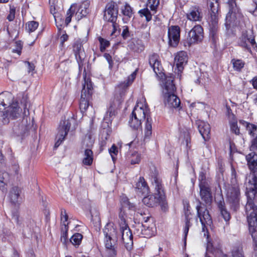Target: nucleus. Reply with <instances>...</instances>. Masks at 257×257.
Here are the masks:
<instances>
[{
	"mask_svg": "<svg viewBox=\"0 0 257 257\" xmlns=\"http://www.w3.org/2000/svg\"><path fill=\"white\" fill-rule=\"evenodd\" d=\"M118 8L113 2L108 3L105 6L104 11L103 19L107 22L114 23L117 19Z\"/></svg>",
	"mask_w": 257,
	"mask_h": 257,
	"instance_id": "obj_12",
	"label": "nucleus"
},
{
	"mask_svg": "<svg viewBox=\"0 0 257 257\" xmlns=\"http://www.w3.org/2000/svg\"><path fill=\"white\" fill-rule=\"evenodd\" d=\"M83 156L82 163L86 166L91 165L93 161V153L90 148L85 149Z\"/></svg>",
	"mask_w": 257,
	"mask_h": 257,
	"instance_id": "obj_31",
	"label": "nucleus"
},
{
	"mask_svg": "<svg viewBox=\"0 0 257 257\" xmlns=\"http://www.w3.org/2000/svg\"><path fill=\"white\" fill-rule=\"evenodd\" d=\"M168 44L172 47H176L180 40V28L178 26H171L168 30Z\"/></svg>",
	"mask_w": 257,
	"mask_h": 257,
	"instance_id": "obj_16",
	"label": "nucleus"
},
{
	"mask_svg": "<svg viewBox=\"0 0 257 257\" xmlns=\"http://www.w3.org/2000/svg\"><path fill=\"white\" fill-rule=\"evenodd\" d=\"M159 5L160 0H148L146 8L150 9L153 14H155L158 11Z\"/></svg>",
	"mask_w": 257,
	"mask_h": 257,
	"instance_id": "obj_41",
	"label": "nucleus"
},
{
	"mask_svg": "<svg viewBox=\"0 0 257 257\" xmlns=\"http://www.w3.org/2000/svg\"><path fill=\"white\" fill-rule=\"evenodd\" d=\"M23 42L21 41H17L15 43V48L13 49L12 52L17 53L20 56L23 49Z\"/></svg>",
	"mask_w": 257,
	"mask_h": 257,
	"instance_id": "obj_52",
	"label": "nucleus"
},
{
	"mask_svg": "<svg viewBox=\"0 0 257 257\" xmlns=\"http://www.w3.org/2000/svg\"><path fill=\"white\" fill-rule=\"evenodd\" d=\"M119 235L126 249L131 251L133 246V236L128 225L120 226Z\"/></svg>",
	"mask_w": 257,
	"mask_h": 257,
	"instance_id": "obj_15",
	"label": "nucleus"
},
{
	"mask_svg": "<svg viewBox=\"0 0 257 257\" xmlns=\"http://www.w3.org/2000/svg\"><path fill=\"white\" fill-rule=\"evenodd\" d=\"M68 216L67 214L66 211L64 209H61V227H65V225L68 226L69 223L67 222Z\"/></svg>",
	"mask_w": 257,
	"mask_h": 257,
	"instance_id": "obj_51",
	"label": "nucleus"
},
{
	"mask_svg": "<svg viewBox=\"0 0 257 257\" xmlns=\"http://www.w3.org/2000/svg\"><path fill=\"white\" fill-rule=\"evenodd\" d=\"M232 257H245L242 247L240 246H234L231 250Z\"/></svg>",
	"mask_w": 257,
	"mask_h": 257,
	"instance_id": "obj_46",
	"label": "nucleus"
},
{
	"mask_svg": "<svg viewBox=\"0 0 257 257\" xmlns=\"http://www.w3.org/2000/svg\"><path fill=\"white\" fill-rule=\"evenodd\" d=\"M119 218L120 220V221L119 222L120 226L127 225V224L126 223L125 219L124 212H122V210H121L119 213Z\"/></svg>",
	"mask_w": 257,
	"mask_h": 257,
	"instance_id": "obj_59",
	"label": "nucleus"
},
{
	"mask_svg": "<svg viewBox=\"0 0 257 257\" xmlns=\"http://www.w3.org/2000/svg\"><path fill=\"white\" fill-rule=\"evenodd\" d=\"M196 124L198 125L199 132L203 138L205 140L208 139L210 132V125L208 123L200 120L196 121Z\"/></svg>",
	"mask_w": 257,
	"mask_h": 257,
	"instance_id": "obj_27",
	"label": "nucleus"
},
{
	"mask_svg": "<svg viewBox=\"0 0 257 257\" xmlns=\"http://www.w3.org/2000/svg\"><path fill=\"white\" fill-rule=\"evenodd\" d=\"M77 10V6L76 4H73L70 8L67 11L66 18L64 21V24L66 26H67L71 21L72 16L76 14V11Z\"/></svg>",
	"mask_w": 257,
	"mask_h": 257,
	"instance_id": "obj_34",
	"label": "nucleus"
},
{
	"mask_svg": "<svg viewBox=\"0 0 257 257\" xmlns=\"http://www.w3.org/2000/svg\"><path fill=\"white\" fill-rule=\"evenodd\" d=\"M227 5L228 12L226 16V25H229L232 22L241 17L240 9L236 5V0H227Z\"/></svg>",
	"mask_w": 257,
	"mask_h": 257,
	"instance_id": "obj_9",
	"label": "nucleus"
},
{
	"mask_svg": "<svg viewBox=\"0 0 257 257\" xmlns=\"http://www.w3.org/2000/svg\"><path fill=\"white\" fill-rule=\"evenodd\" d=\"M219 0L208 1L209 17L208 21H218Z\"/></svg>",
	"mask_w": 257,
	"mask_h": 257,
	"instance_id": "obj_20",
	"label": "nucleus"
},
{
	"mask_svg": "<svg viewBox=\"0 0 257 257\" xmlns=\"http://www.w3.org/2000/svg\"><path fill=\"white\" fill-rule=\"evenodd\" d=\"M199 187L201 200L206 205H210L212 201V195L209 185L205 181H203L199 183Z\"/></svg>",
	"mask_w": 257,
	"mask_h": 257,
	"instance_id": "obj_17",
	"label": "nucleus"
},
{
	"mask_svg": "<svg viewBox=\"0 0 257 257\" xmlns=\"http://www.w3.org/2000/svg\"><path fill=\"white\" fill-rule=\"evenodd\" d=\"M256 195H252L250 190L247 192V201L245 207L247 221H257V206L252 200Z\"/></svg>",
	"mask_w": 257,
	"mask_h": 257,
	"instance_id": "obj_10",
	"label": "nucleus"
},
{
	"mask_svg": "<svg viewBox=\"0 0 257 257\" xmlns=\"http://www.w3.org/2000/svg\"><path fill=\"white\" fill-rule=\"evenodd\" d=\"M248 224V229L253 240L256 243L257 250V221H247Z\"/></svg>",
	"mask_w": 257,
	"mask_h": 257,
	"instance_id": "obj_33",
	"label": "nucleus"
},
{
	"mask_svg": "<svg viewBox=\"0 0 257 257\" xmlns=\"http://www.w3.org/2000/svg\"><path fill=\"white\" fill-rule=\"evenodd\" d=\"M136 78V73H133L128 77L126 80L120 83L115 89L114 100L104 115V120L107 123L111 122L116 113V108L120 105L125 98L126 90Z\"/></svg>",
	"mask_w": 257,
	"mask_h": 257,
	"instance_id": "obj_2",
	"label": "nucleus"
},
{
	"mask_svg": "<svg viewBox=\"0 0 257 257\" xmlns=\"http://www.w3.org/2000/svg\"><path fill=\"white\" fill-rule=\"evenodd\" d=\"M209 29V36L213 43L218 38V21H208Z\"/></svg>",
	"mask_w": 257,
	"mask_h": 257,
	"instance_id": "obj_28",
	"label": "nucleus"
},
{
	"mask_svg": "<svg viewBox=\"0 0 257 257\" xmlns=\"http://www.w3.org/2000/svg\"><path fill=\"white\" fill-rule=\"evenodd\" d=\"M73 51L74 53L75 58L78 64L79 69H82L84 62V50L82 47V43L80 40L76 41L73 45Z\"/></svg>",
	"mask_w": 257,
	"mask_h": 257,
	"instance_id": "obj_18",
	"label": "nucleus"
},
{
	"mask_svg": "<svg viewBox=\"0 0 257 257\" xmlns=\"http://www.w3.org/2000/svg\"><path fill=\"white\" fill-rule=\"evenodd\" d=\"M236 173L234 170H232L231 178V185L227 189L226 197L231 208L236 211L239 206L240 199V190L237 183Z\"/></svg>",
	"mask_w": 257,
	"mask_h": 257,
	"instance_id": "obj_4",
	"label": "nucleus"
},
{
	"mask_svg": "<svg viewBox=\"0 0 257 257\" xmlns=\"http://www.w3.org/2000/svg\"><path fill=\"white\" fill-rule=\"evenodd\" d=\"M64 34H63V35L60 37V40L61 41V44L63 46L64 42L67 41L68 39V36L64 32Z\"/></svg>",
	"mask_w": 257,
	"mask_h": 257,
	"instance_id": "obj_64",
	"label": "nucleus"
},
{
	"mask_svg": "<svg viewBox=\"0 0 257 257\" xmlns=\"http://www.w3.org/2000/svg\"><path fill=\"white\" fill-rule=\"evenodd\" d=\"M98 40L100 43V51L101 52H103L105 51V49L110 46V42L107 40L101 37H99Z\"/></svg>",
	"mask_w": 257,
	"mask_h": 257,
	"instance_id": "obj_48",
	"label": "nucleus"
},
{
	"mask_svg": "<svg viewBox=\"0 0 257 257\" xmlns=\"http://www.w3.org/2000/svg\"><path fill=\"white\" fill-rule=\"evenodd\" d=\"M103 233L105 236V245L106 248L109 250V253L112 256L116 255V250L114 245H113L111 240L112 237L118 238V234L116 229L110 223H107L103 229Z\"/></svg>",
	"mask_w": 257,
	"mask_h": 257,
	"instance_id": "obj_6",
	"label": "nucleus"
},
{
	"mask_svg": "<svg viewBox=\"0 0 257 257\" xmlns=\"http://www.w3.org/2000/svg\"><path fill=\"white\" fill-rule=\"evenodd\" d=\"M9 7V14L8 15L7 19L9 20V21L11 22L13 21L15 18L16 8L14 6L11 5H10Z\"/></svg>",
	"mask_w": 257,
	"mask_h": 257,
	"instance_id": "obj_53",
	"label": "nucleus"
},
{
	"mask_svg": "<svg viewBox=\"0 0 257 257\" xmlns=\"http://www.w3.org/2000/svg\"><path fill=\"white\" fill-rule=\"evenodd\" d=\"M249 150L252 152L257 153V135L255 138L251 140V144L249 146Z\"/></svg>",
	"mask_w": 257,
	"mask_h": 257,
	"instance_id": "obj_55",
	"label": "nucleus"
},
{
	"mask_svg": "<svg viewBox=\"0 0 257 257\" xmlns=\"http://www.w3.org/2000/svg\"><path fill=\"white\" fill-rule=\"evenodd\" d=\"M28 98L27 96H23L22 99L21 100V105L23 108L24 109V114L26 115V109L27 111L29 112V109L27 108L28 105Z\"/></svg>",
	"mask_w": 257,
	"mask_h": 257,
	"instance_id": "obj_56",
	"label": "nucleus"
},
{
	"mask_svg": "<svg viewBox=\"0 0 257 257\" xmlns=\"http://www.w3.org/2000/svg\"><path fill=\"white\" fill-rule=\"evenodd\" d=\"M71 126L69 120H64L60 122L58 128V133L56 136V142L54 145L55 148H57L64 140L67 135Z\"/></svg>",
	"mask_w": 257,
	"mask_h": 257,
	"instance_id": "obj_11",
	"label": "nucleus"
},
{
	"mask_svg": "<svg viewBox=\"0 0 257 257\" xmlns=\"http://www.w3.org/2000/svg\"><path fill=\"white\" fill-rule=\"evenodd\" d=\"M121 13L124 16L123 20L129 21L133 15L132 8L128 4L125 5L121 9Z\"/></svg>",
	"mask_w": 257,
	"mask_h": 257,
	"instance_id": "obj_38",
	"label": "nucleus"
},
{
	"mask_svg": "<svg viewBox=\"0 0 257 257\" xmlns=\"http://www.w3.org/2000/svg\"><path fill=\"white\" fill-rule=\"evenodd\" d=\"M141 154L135 151L130 153L127 155V161L132 165L139 164L141 162Z\"/></svg>",
	"mask_w": 257,
	"mask_h": 257,
	"instance_id": "obj_36",
	"label": "nucleus"
},
{
	"mask_svg": "<svg viewBox=\"0 0 257 257\" xmlns=\"http://www.w3.org/2000/svg\"><path fill=\"white\" fill-rule=\"evenodd\" d=\"M147 212H148L147 210H145L144 211L138 210L136 214V217L137 218L141 220H144L145 222H147L148 220L149 219L150 217L149 216H144L147 214Z\"/></svg>",
	"mask_w": 257,
	"mask_h": 257,
	"instance_id": "obj_50",
	"label": "nucleus"
},
{
	"mask_svg": "<svg viewBox=\"0 0 257 257\" xmlns=\"http://www.w3.org/2000/svg\"><path fill=\"white\" fill-rule=\"evenodd\" d=\"M68 226L65 225V227H61V235L60 237L61 241L65 244L68 242Z\"/></svg>",
	"mask_w": 257,
	"mask_h": 257,
	"instance_id": "obj_47",
	"label": "nucleus"
},
{
	"mask_svg": "<svg viewBox=\"0 0 257 257\" xmlns=\"http://www.w3.org/2000/svg\"><path fill=\"white\" fill-rule=\"evenodd\" d=\"M138 13L141 17H145L147 22H149L151 21L152 19V16L154 15L153 13L151 12V11L149 10L148 8L146 7L140 10Z\"/></svg>",
	"mask_w": 257,
	"mask_h": 257,
	"instance_id": "obj_43",
	"label": "nucleus"
},
{
	"mask_svg": "<svg viewBox=\"0 0 257 257\" xmlns=\"http://www.w3.org/2000/svg\"><path fill=\"white\" fill-rule=\"evenodd\" d=\"M196 208L197 212V216L202 224V231H207V226H210L212 223L209 211L205 206L202 205V203L200 200H198V204Z\"/></svg>",
	"mask_w": 257,
	"mask_h": 257,
	"instance_id": "obj_8",
	"label": "nucleus"
},
{
	"mask_svg": "<svg viewBox=\"0 0 257 257\" xmlns=\"http://www.w3.org/2000/svg\"><path fill=\"white\" fill-rule=\"evenodd\" d=\"M174 77L172 75L168 76L165 78L163 94L165 99V103L168 106L173 108H178L180 105L179 98L174 94L176 87L173 83Z\"/></svg>",
	"mask_w": 257,
	"mask_h": 257,
	"instance_id": "obj_3",
	"label": "nucleus"
},
{
	"mask_svg": "<svg viewBox=\"0 0 257 257\" xmlns=\"http://www.w3.org/2000/svg\"><path fill=\"white\" fill-rule=\"evenodd\" d=\"M121 35L123 39H125L130 36V33L127 27H124L123 28Z\"/></svg>",
	"mask_w": 257,
	"mask_h": 257,
	"instance_id": "obj_63",
	"label": "nucleus"
},
{
	"mask_svg": "<svg viewBox=\"0 0 257 257\" xmlns=\"http://www.w3.org/2000/svg\"><path fill=\"white\" fill-rule=\"evenodd\" d=\"M246 160L249 169L251 171L255 172L257 169V153L251 152L246 156Z\"/></svg>",
	"mask_w": 257,
	"mask_h": 257,
	"instance_id": "obj_29",
	"label": "nucleus"
},
{
	"mask_svg": "<svg viewBox=\"0 0 257 257\" xmlns=\"http://www.w3.org/2000/svg\"><path fill=\"white\" fill-rule=\"evenodd\" d=\"M217 206L221 216L223 218L226 223L228 224V222L231 218V215L226 208L225 202L223 198L217 202Z\"/></svg>",
	"mask_w": 257,
	"mask_h": 257,
	"instance_id": "obj_30",
	"label": "nucleus"
},
{
	"mask_svg": "<svg viewBox=\"0 0 257 257\" xmlns=\"http://www.w3.org/2000/svg\"><path fill=\"white\" fill-rule=\"evenodd\" d=\"M146 120L144 128V141L149 140L152 134V119L148 105L138 102L130 116L128 125L133 130L142 129V121Z\"/></svg>",
	"mask_w": 257,
	"mask_h": 257,
	"instance_id": "obj_1",
	"label": "nucleus"
},
{
	"mask_svg": "<svg viewBox=\"0 0 257 257\" xmlns=\"http://www.w3.org/2000/svg\"><path fill=\"white\" fill-rule=\"evenodd\" d=\"M190 212L188 209H187V212L185 213L186 216V222H185V226L184 229V238L186 239L189 229L190 227L191 226V224L190 223V218H189V214Z\"/></svg>",
	"mask_w": 257,
	"mask_h": 257,
	"instance_id": "obj_45",
	"label": "nucleus"
},
{
	"mask_svg": "<svg viewBox=\"0 0 257 257\" xmlns=\"http://www.w3.org/2000/svg\"><path fill=\"white\" fill-rule=\"evenodd\" d=\"M188 56L186 51H180L175 55V63L177 68L175 69V73H177L178 76L180 79L181 74L182 72L184 66L187 64Z\"/></svg>",
	"mask_w": 257,
	"mask_h": 257,
	"instance_id": "obj_13",
	"label": "nucleus"
},
{
	"mask_svg": "<svg viewBox=\"0 0 257 257\" xmlns=\"http://www.w3.org/2000/svg\"><path fill=\"white\" fill-rule=\"evenodd\" d=\"M186 17L191 21L200 22L203 18L201 9L199 7H192L186 14Z\"/></svg>",
	"mask_w": 257,
	"mask_h": 257,
	"instance_id": "obj_22",
	"label": "nucleus"
},
{
	"mask_svg": "<svg viewBox=\"0 0 257 257\" xmlns=\"http://www.w3.org/2000/svg\"><path fill=\"white\" fill-rule=\"evenodd\" d=\"M230 128L232 132H233L236 135L239 134V128L238 127L237 123L236 121L232 122L230 124Z\"/></svg>",
	"mask_w": 257,
	"mask_h": 257,
	"instance_id": "obj_60",
	"label": "nucleus"
},
{
	"mask_svg": "<svg viewBox=\"0 0 257 257\" xmlns=\"http://www.w3.org/2000/svg\"><path fill=\"white\" fill-rule=\"evenodd\" d=\"M92 85L91 81L89 79H85V83L83 84V89L81 91V94L86 96L87 97H90L92 94Z\"/></svg>",
	"mask_w": 257,
	"mask_h": 257,
	"instance_id": "obj_35",
	"label": "nucleus"
},
{
	"mask_svg": "<svg viewBox=\"0 0 257 257\" xmlns=\"http://www.w3.org/2000/svg\"><path fill=\"white\" fill-rule=\"evenodd\" d=\"M246 128L250 135H253L254 132L256 131L257 129V127L255 124H251L250 123L247 124Z\"/></svg>",
	"mask_w": 257,
	"mask_h": 257,
	"instance_id": "obj_58",
	"label": "nucleus"
},
{
	"mask_svg": "<svg viewBox=\"0 0 257 257\" xmlns=\"http://www.w3.org/2000/svg\"><path fill=\"white\" fill-rule=\"evenodd\" d=\"M136 193L139 195H145L149 192V186L143 177H140L135 187Z\"/></svg>",
	"mask_w": 257,
	"mask_h": 257,
	"instance_id": "obj_24",
	"label": "nucleus"
},
{
	"mask_svg": "<svg viewBox=\"0 0 257 257\" xmlns=\"http://www.w3.org/2000/svg\"><path fill=\"white\" fill-rule=\"evenodd\" d=\"M238 45L245 51L252 54V49L257 51V44L252 30L243 31L238 39Z\"/></svg>",
	"mask_w": 257,
	"mask_h": 257,
	"instance_id": "obj_5",
	"label": "nucleus"
},
{
	"mask_svg": "<svg viewBox=\"0 0 257 257\" xmlns=\"http://www.w3.org/2000/svg\"><path fill=\"white\" fill-rule=\"evenodd\" d=\"M22 113V108L19 106L18 102L14 101L8 106L4 115L12 119H15L20 116Z\"/></svg>",
	"mask_w": 257,
	"mask_h": 257,
	"instance_id": "obj_19",
	"label": "nucleus"
},
{
	"mask_svg": "<svg viewBox=\"0 0 257 257\" xmlns=\"http://www.w3.org/2000/svg\"><path fill=\"white\" fill-rule=\"evenodd\" d=\"M103 56L109 64V68L112 69L113 66V61L111 56L109 54L105 53L104 54Z\"/></svg>",
	"mask_w": 257,
	"mask_h": 257,
	"instance_id": "obj_57",
	"label": "nucleus"
},
{
	"mask_svg": "<svg viewBox=\"0 0 257 257\" xmlns=\"http://www.w3.org/2000/svg\"><path fill=\"white\" fill-rule=\"evenodd\" d=\"M90 97H87L81 94L79 103L80 109L82 113H84L89 105V99Z\"/></svg>",
	"mask_w": 257,
	"mask_h": 257,
	"instance_id": "obj_40",
	"label": "nucleus"
},
{
	"mask_svg": "<svg viewBox=\"0 0 257 257\" xmlns=\"http://www.w3.org/2000/svg\"><path fill=\"white\" fill-rule=\"evenodd\" d=\"M231 64L232 65L234 71L241 72L245 65V62L242 59L233 58L231 60Z\"/></svg>",
	"mask_w": 257,
	"mask_h": 257,
	"instance_id": "obj_37",
	"label": "nucleus"
},
{
	"mask_svg": "<svg viewBox=\"0 0 257 257\" xmlns=\"http://www.w3.org/2000/svg\"><path fill=\"white\" fill-rule=\"evenodd\" d=\"M142 201L143 203L149 207H153L156 206L158 203L165 208L167 205L166 201L163 202L159 196L155 195H149L145 197Z\"/></svg>",
	"mask_w": 257,
	"mask_h": 257,
	"instance_id": "obj_21",
	"label": "nucleus"
},
{
	"mask_svg": "<svg viewBox=\"0 0 257 257\" xmlns=\"http://www.w3.org/2000/svg\"><path fill=\"white\" fill-rule=\"evenodd\" d=\"M109 153L111 155L112 160L114 161L115 159L114 156H117L118 153V149L114 144H113L109 149Z\"/></svg>",
	"mask_w": 257,
	"mask_h": 257,
	"instance_id": "obj_54",
	"label": "nucleus"
},
{
	"mask_svg": "<svg viewBox=\"0 0 257 257\" xmlns=\"http://www.w3.org/2000/svg\"><path fill=\"white\" fill-rule=\"evenodd\" d=\"M9 179V174L7 172H3L0 174V182H8Z\"/></svg>",
	"mask_w": 257,
	"mask_h": 257,
	"instance_id": "obj_61",
	"label": "nucleus"
},
{
	"mask_svg": "<svg viewBox=\"0 0 257 257\" xmlns=\"http://www.w3.org/2000/svg\"><path fill=\"white\" fill-rule=\"evenodd\" d=\"M14 133L17 136L23 135L26 130V126L17 121L13 127Z\"/></svg>",
	"mask_w": 257,
	"mask_h": 257,
	"instance_id": "obj_44",
	"label": "nucleus"
},
{
	"mask_svg": "<svg viewBox=\"0 0 257 257\" xmlns=\"http://www.w3.org/2000/svg\"><path fill=\"white\" fill-rule=\"evenodd\" d=\"M127 46L130 50L137 53H141L145 49L142 40L138 39H133Z\"/></svg>",
	"mask_w": 257,
	"mask_h": 257,
	"instance_id": "obj_25",
	"label": "nucleus"
},
{
	"mask_svg": "<svg viewBox=\"0 0 257 257\" xmlns=\"http://www.w3.org/2000/svg\"><path fill=\"white\" fill-rule=\"evenodd\" d=\"M20 192L21 190L18 187H14L12 188L10 192L9 197L13 204H16L20 202Z\"/></svg>",
	"mask_w": 257,
	"mask_h": 257,
	"instance_id": "obj_32",
	"label": "nucleus"
},
{
	"mask_svg": "<svg viewBox=\"0 0 257 257\" xmlns=\"http://www.w3.org/2000/svg\"><path fill=\"white\" fill-rule=\"evenodd\" d=\"M141 235L143 237L150 238L155 234V230L152 227L142 224L141 226Z\"/></svg>",
	"mask_w": 257,
	"mask_h": 257,
	"instance_id": "obj_39",
	"label": "nucleus"
},
{
	"mask_svg": "<svg viewBox=\"0 0 257 257\" xmlns=\"http://www.w3.org/2000/svg\"><path fill=\"white\" fill-rule=\"evenodd\" d=\"M39 23L36 21H30L26 24V29L29 33L34 32L38 27Z\"/></svg>",
	"mask_w": 257,
	"mask_h": 257,
	"instance_id": "obj_49",
	"label": "nucleus"
},
{
	"mask_svg": "<svg viewBox=\"0 0 257 257\" xmlns=\"http://www.w3.org/2000/svg\"><path fill=\"white\" fill-rule=\"evenodd\" d=\"M204 38L203 28L199 25H195L189 32L185 42V46L190 47L192 45L202 42Z\"/></svg>",
	"mask_w": 257,
	"mask_h": 257,
	"instance_id": "obj_7",
	"label": "nucleus"
},
{
	"mask_svg": "<svg viewBox=\"0 0 257 257\" xmlns=\"http://www.w3.org/2000/svg\"><path fill=\"white\" fill-rule=\"evenodd\" d=\"M153 184L155 187L156 195L159 196L163 202H165L166 201V196L161 181L155 177Z\"/></svg>",
	"mask_w": 257,
	"mask_h": 257,
	"instance_id": "obj_26",
	"label": "nucleus"
},
{
	"mask_svg": "<svg viewBox=\"0 0 257 257\" xmlns=\"http://www.w3.org/2000/svg\"><path fill=\"white\" fill-rule=\"evenodd\" d=\"M83 235L79 233H74L70 238V242L75 247H78L81 244Z\"/></svg>",
	"mask_w": 257,
	"mask_h": 257,
	"instance_id": "obj_42",
	"label": "nucleus"
},
{
	"mask_svg": "<svg viewBox=\"0 0 257 257\" xmlns=\"http://www.w3.org/2000/svg\"><path fill=\"white\" fill-rule=\"evenodd\" d=\"M90 2L89 1L86 0L83 2L79 8H77L75 15V19L79 21L89 14L90 12Z\"/></svg>",
	"mask_w": 257,
	"mask_h": 257,
	"instance_id": "obj_23",
	"label": "nucleus"
},
{
	"mask_svg": "<svg viewBox=\"0 0 257 257\" xmlns=\"http://www.w3.org/2000/svg\"><path fill=\"white\" fill-rule=\"evenodd\" d=\"M149 64L156 75L161 79H162L165 76L163 72V69L161 64L160 57L157 53H153L149 56Z\"/></svg>",
	"mask_w": 257,
	"mask_h": 257,
	"instance_id": "obj_14",
	"label": "nucleus"
},
{
	"mask_svg": "<svg viewBox=\"0 0 257 257\" xmlns=\"http://www.w3.org/2000/svg\"><path fill=\"white\" fill-rule=\"evenodd\" d=\"M124 203V205L126 204V206L129 209L134 210L135 206L133 203H131L128 201V199L127 198H124V200L123 201Z\"/></svg>",
	"mask_w": 257,
	"mask_h": 257,
	"instance_id": "obj_62",
	"label": "nucleus"
}]
</instances>
